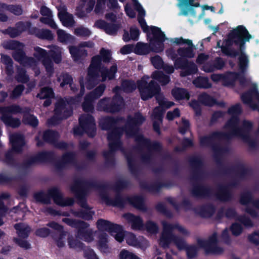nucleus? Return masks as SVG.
Wrapping results in <instances>:
<instances>
[{"label": "nucleus", "instance_id": "obj_1", "mask_svg": "<svg viewBox=\"0 0 259 259\" xmlns=\"http://www.w3.org/2000/svg\"><path fill=\"white\" fill-rule=\"evenodd\" d=\"M135 7L139 13L138 21L143 31L147 33L150 39V46L147 44L138 42L134 48V52L139 55H145L149 53L151 50L155 52L163 51L164 45L163 42L167 38L159 28L147 25L143 19L145 15V12L138 3L137 0H133Z\"/></svg>", "mask_w": 259, "mask_h": 259}, {"label": "nucleus", "instance_id": "obj_2", "mask_svg": "<svg viewBox=\"0 0 259 259\" xmlns=\"http://www.w3.org/2000/svg\"><path fill=\"white\" fill-rule=\"evenodd\" d=\"M251 38L248 31L243 26H239L234 29L229 35L228 44L234 46L239 49L240 54L238 58V66L240 73H244L249 64V60L245 54L242 52L245 48V43Z\"/></svg>", "mask_w": 259, "mask_h": 259}, {"label": "nucleus", "instance_id": "obj_3", "mask_svg": "<svg viewBox=\"0 0 259 259\" xmlns=\"http://www.w3.org/2000/svg\"><path fill=\"white\" fill-rule=\"evenodd\" d=\"M153 80L148 84V76L143 77L138 83V88L143 100L151 98L154 95L159 93L160 88L158 85H155L154 82L157 81L162 84H165L169 81V77L164 75L161 71H155L152 74Z\"/></svg>", "mask_w": 259, "mask_h": 259}, {"label": "nucleus", "instance_id": "obj_4", "mask_svg": "<svg viewBox=\"0 0 259 259\" xmlns=\"http://www.w3.org/2000/svg\"><path fill=\"white\" fill-rule=\"evenodd\" d=\"M111 59L110 51L102 49L100 51V56L94 57L89 69L88 76L85 81H80L81 95L84 93V89L85 87L88 89H92L97 81L98 80V76L95 74L97 66L100 63L101 60L104 62H108Z\"/></svg>", "mask_w": 259, "mask_h": 259}, {"label": "nucleus", "instance_id": "obj_5", "mask_svg": "<svg viewBox=\"0 0 259 259\" xmlns=\"http://www.w3.org/2000/svg\"><path fill=\"white\" fill-rule=\"evenodd\" d=\"M163 232L160 239V244L163 247L167 246L169 243L173 242L179 249L185 247V243L183 240L176 238L174 234L177 232L185 233V229L178 225H172L166 223H163Z\"/></svg>", "mask_w": 259, "mask_h": 259}, {"label": "nucleus", "instance_id": "obj_6", "mask_svg": "<svg viewBox=\"0 0 259 259\" xmlns=\"http://www.w3.org/2000/svg\"><path fill=\"white\" fill-rule=\"evenodd\" d=\"M156 98L159 106L154 109L152 114V118L154 129L156 132L159 133V125L161 123L162 115L164 110L173 106L174 103L167 101L161 94H158Z\"/></svg>", "mask_w": 259, "mask_h": 259}, {"label": "nucleus", "instance_id": "obj_7", "mask_svg": "<svg viewBox=\"0 0 259 259\" xmlns=\"http://www.w3.org/2000/svg\"><path fill=\"white\" fill-rule=\"evenodd\" d=\"M97 225L99 230L109 232L119 242L123 241L122 229L120 226L111 224L103 220H99Z\"/></svg>", "mask_w": 259, "mask_h": 259}, {"label": "nucleus", "instance_id": "obj_8", "mask_svg": "<svg viewBox=\"0 0 259 259\" xmlns=\"http://www.w3.org/2000/svg\"><path fill=\"white\" fill-rule=\"evenodd\" d=\"M171 43L177 45L186 44L187 48H180L178 50V55L182 58H192L194 56L193 50V44L191 40L184 39L182 37L175 38L170 39Z\"/></svg>", "mask_w": 259, "mask_h": 259}, {"label": "nucleus", "instance_id": "obj_9", "mask_svg": "<svg viewBox=\"0 0 259 259\" xmlns=\"http://www.w3.org/2000/svg\"><path fill=\"white\" fill-rule=\"evenodd\" d=\"M241 111L240 105L239 104L232 106L229 110L230 114H231L233 117L227 123L225 127L228 130L232 135L239 134L238 131V120L236 116L240 113Z\"/></svg>", "mask_w": 259, "mask_h": 259}, {"label": "nucleus", "instance_id": "obj_10", "mask_svg": "<svg viewBox=\"0 0 259 259\" xmlns=\"http://www.w3.org/2000/svg\"><path fill=\"white\" fill-rule=\"evenodd\" d=\"M20 110V108L17 106L8 107L2 111L3 113L2 119L8 125L13 127H17L20 124V120L12 118L10 114L18 112Z\"/></svg>", "mask_w": 259, "mask_h": 259}, {"label": "nucleus", "instance_id": "obj_11", "mask_svg": "<svg viewBox=\"0 0 259 259\" xmlns=\"http://www.w3.org/2000/svg\"><path fill=\"white\" fill-rule=\"evenodd\" d=\"M105 89L104 85H101L96 88L93 93L85 97L82 105V108L84 111L89 112L92 110V102L102 95Z\"/></svg>", "mask_w": 259, "mask_h": 259}, {"label": "nucleus", "instance_id": "obj_12", "mask_svg": "<svg viewBox=\"0 0 259 259\" xmlns=\"http://www.w3.org/2000/svg\"><path fill=\"white\" fill-rule=\"evenodd\" d=\"M167 54L168 56H170L173 60L176 59L175 62V66L177 68H183V70L181 72V75L183 76H185L194 73L197 71V68L195 64H190L189 66V69L187 70L186 68H183L180 62L181 60L176 59V55L172 54V50H169L167 51Z\"/></svg>", "mask_w": 259, "mask_h": 259}, {"label": "nucleus", "instance_id": "obj_13", "mask_svg": "<svg viewBox=\"0 0 259 259\" xmlns=\"http://www.w3.org/2000/svg\"><path fill=\"white\" fill-rule=\"evenodd\" d=\"M57 9L58 17L62 24L68 27L73 26L74 21L72 16L67 12L66 7L64 5L61 4L57 7Z\"/></svg>", "mask_w": 259, "mask_h": 259}, {"label": "nucleus", "instance_id": "obj_14", "mask_svg": "<svg viewBox=\"0 0 259 259\" xmlns=\"http://www.w3.org/2000/svg\"><path fill=\"white\" fill-rule=\"evenodd\" d=\"M9 11L15 15H21L23 13V10L19 5H6L0 3V21H5L7 19V17L1 12Z\"/></svg>", "mask_w": 259, "mask_h": 259}, {"label": "nucleus", "instance_id": "obj_15", "mask_svg": "<svg viewBox=\"0 0 259 259\" xmlns=\"http://www.w3.org/2000/svg\"><path fill=\"white\" fill-rule=\"evenodd\" d=\"M35 56L38 59H42V62L47 71L51 73L53 71V64L49 58L46 57V52L42 49L36 47L35 49Z\"/></svg>", "mask_w": 259, "mask_h": 259}, {"label": "nucleus", "instance_id": "obj_16", "mask_svg": "<svg viewBox=\"0 0 259 259\" xmlns=\"http://www.w3.org/2000/svg\"><path fill=\"white\" fill-rule=\"evenodd\" d=\"M14 59L24 65H29L35 70L36 61L32 58L26 57L23 52L20 50L15 51L13 54Z\"/></svg>", "mask_w": 259, "mask_h": 259}, {"label": "nucleus", "instance_id": "obj_17", "mask_svg": "<svg viewBox=\"0 0 259 259\" xmlns=\"http://www.w3.org/2000/svg\"><path fill=\"white\" fill-rule=\"evenodd\" d=\"M94 46V44L91 42H85L80 45L78 47H71L69 48L70 53L72 57L75 60L78 59V57L86 55L85 51L83 49L85 47L92 48Z\"/></svg>", "mask_w": 259, "mask_h": 259}, {"label": "nucleus", "instance_id": "obj_18", "mask_svg": "<svg viewBox=\"0 0 259 259\" xmlns=\"http://www.w3.org/2000/svg\"><path fill=\"white\" fill-rule=\"evenodd\" d=\"M40 13L44 16L40 19V21L49 25L53 28H57V25L53 20V15L50 10L46 7H42Z\"/></svg>", "mask_w": 259, "mask_h": 259}, {"label": "nucleus", "instance_id": "obj_19", "mask_svg": "<svg viewBox=\"0 0 259 259\" xmlns=\"http://www.w3.org/2000/svg\"><path fill=\"white\" fill-rule=\"evenodd\" d=\"M79 124L80 126L87 131L88 128L91 129L94 132L95 124L92 116L90 115L81 116L79 118Z\"/></svg>", "mask_w": 259, "mask_h": 259}, {"label": "nucleus", "instance_id": "obj_20", "mask_svg": "<svg viewBox=\"0 0 259 259\" xmlns=\"http://www.w3.org/2000/svg\"><path fill=\"white\" fill-rule=\"evenodd\" d=\"M56 115L60 118H66L72 114L71 110H67L66 105L63 102L57 104L55 109Z\"/></svg>", "mask_w": 259, "mask_h": 259}, {"label": "nucleus", "instance_id": "obj_21", "mask_svg": "<svg viewBox=\"0 0 259 259\" xmlns=\"http://www.w3.org/2000/svg\"><path fill=\"white\" fill-rule=\"evenodd\" d=\"M123 217L128 222L131 224L134 229H140L143 226L142 222L138 217L133 215L131 213H127L124 214Z\"/></svg>", "mask_w": 259, "mask_h": 259}, {"label": "nucleus", "instance_id": "obj_22", "mask_svg": "<svg viewBox=\"0 0 259 259\" xmlns=\"http://www.w3.org/2000/svg\"><path fill=\"white\" fill-rule=\"evenodd\" d=\"M10 141L12 144L13 149L17 152L20 151L19 148L24 144L23 137L19 134H13L10 136Z\"/></svg>", "mask_w": 259, "mask_h": 259}, {"label": "nucleus", "instance_id": "obj_23", "mask_svg": "<svg viewBox=\"0 0 259 259\" xmlns=\"http://www.w3.org/2000/svg\"><path fill=\"white\" fill-rule=\"evenodd\" d=\"M224 77H225V80L226 83H225V85L229 86L232 85L234 82L237 79H238L241 84L242 85L244 84V78H242L240 75H239L237 73L235 72H229L225 74H224Z\"/></svg>", "mask_w": 259, "mask_h": 259}, {"label": "nucleus", "instance_id": "obj_24", "mask_svg": "<svg viewBox=\"0 0 259 259\" xmlns=\"http://www.w3.org/2000/svg\"><path fill=\"white\" fill-rule=\"evenodd\" d=\"M50 195L53 198L56 203L61 206L69 205L71 202H66L63 199L61 194L57 189H52L49 191Z\"/></svg>", "mask_w": 259, "mask_h": 259}, {"label": "nucleus", "instance_id": "obj_25", "mask_svg": "<svg viewBox=\"0 0 259 259\" xmlns=\"http://www.w3.org/2000/svg\"><path fill=\"white\" fill-rule=\"evenodd\" d=\"M224 65V61L221 59H217L215 61V64L211 65L210 63H207L203 66V70L206 72H210L216 69H221Z\"/></svg>", "mask_w": 259, "mask_h": 259}, {"label": "nucleus", "instance_id": "obj_26", "mask_svg": "<svg viewBox=\"0 0 259 259\" xmlns=\"http://www.w3.org/2000/svg\"><path fill=\"white\" fill-rule=\"evenodd\" d=\"M140 34L139 30L136 27L130 28V36L127 31H124L123 35V39L124 41H128L131 39L137 40Z\"/></svg>", "mask_w": 259, "mask_h": 259}, {"label": "nucleus", "instance_id": "obj_27", "mask_svg": "<svg viewBox=\"0 0 259 259\" xmlns=\"http://www.w3.org/2000/svg\"><path fill=\"white\" fill-rule=\"evenodd\" d=\"M172 95L176 100L189 99V95L186 90L183 89L175 88L172 90Z\"/></svg>", "mask_w": 259, "mask_h": 259}, {"label": "nucleus", "instance_id": "obj_28", "mask_svg": "<svg viewBox=\"0 0 259 259\" xmlns=\"http://www.w3.org/2000/svg\"><path fill=\"white\" fill-rule=\"evenodd\" d=\"M117 71V66L116 65H113L110 69V70H108L105 69H102L101 70V75L102 77V81H104L107 79H113L115 74Z\"/></svg>", "mask_w": 259, "mask_h": 259}, {"label": "nucleus", "instance_id": "obj_29", "mask_svg": "<svg viewBox=\"0 0 259 259\" xmlns=\"http://www.w3.org/2000/svg\"><path fill=\"white\" fill-rule=\"evenodd\" d=\"M15 228L19 236L24 238L28 236V233L30 232V228L27 225L20 223L15 225Z\"/></svg>", "mask_w": 259, "mask_h": 259}, {"label": "nucleus", "instance_id": "obj_30", "mask_svg": "<svg viewBox=\"0 0 259 259\" xmlns=\"http://www.w3.org/2000/svg\"><path fill=\"white\" fill-rule=\"evenodd\" d=\"M119 135L116 132H114L108 135V139L109 142V146L112 150L114 149L113 147L114 145L116 147L119 146Z\"/></svg>", "mask_w": 259, "mask_h": 259}, {"label": "nucleus", "instance_id": "obj_31", "mask_svg": "<svg viewBox=\"0 0 259 259\" xmlns=\"http://www.w3.org/2000/svg\"><path fill=\"white\" fill-rule=\"evenodd\" d=\"M193 83L198 88H208L211 87L208 79L205 77H198L193 81Z\"/></svg>", "mask_w": 259, "mask_h": 259}, {"label": "nucleus", "instance_id": "obj_32", "mask_svg": "<svg viewBox=\"0 0 259 259\" xmlns=\"http://www.w3.org/2000/svg\"><path fill=\"white\" fill-rule=\"evenodd\" d=\"M57 35L58 40L62 42L67 43L71 41L73 39L71 35L66 33L64 30L61 29L57 31Z\"/></svg>", "mask_w": 259, "mask_h": 259}, {"label": "nucleus", "instance_id": "obj_33", "mask_svg": "<svg viewBox=\"0 0 259 259\" xmlns=\"http://www.w3.org/2000/svg\"><path fill=\"white\" fill-rule=\"evenodd\" d=\"M123 239L124 237L128 244L133 246H136L138 244L137 239L135 235L131 233H126L124 234L122 231Z\"/></svg>", "mask_w": 259, "mask_h": 259}, {"label": "nucleus", "instance_id": "obj_34", "mask_svg": "<svg viewBox=\"0 0 259 259\" xmlns=\"http://www.w3.org/2000/svg\"><path fill=\"white\" fill-rule=\"evenodd\" d=\"M107 242V235L105 234H102L99 237V247L100 250L104 252L108 251V247L106 244Z\"/></svg>", "mask_w": 259, "mask_h": 259}, {"label": "nucleus", "instance_id": "obj_35", "mask_svg": "<svg viewBox=\"0 0 259 259\" xmlns=\"http://www.w3.org/2000/svg\"><path fill=\"white\" fill-rule=\"evenodd\" d=\"M51 52L53 55V59L56 63H59L61 60V49L56 46H53L51 49Z\"/></svg>", "mask_w": 259, "mask_h": 259}, {"label": "nucleus", "instance_id": "obj_36", "mask_svg": "<svg viewBox=\"0 0 259 259\" xmlns=\"http://www.w3.org/2000/svg\"><path fill=\"white\" fill-rule=\"evenodd\" d=\"M37 97L40 99L51 98L53 97V93L52 89L45 88L41 90Z\"/></svg>", "mask_w": 259, "mask_h": 259}, {"label": "nucleus", "instance_id": "obj_37", "mask_svg": "<svg viewBox=\"0 0 259 259\" xmlns=\"http://www.w3.org/2000/svg\"><path fill=\"white\" fill-rule=\"evenodd\" d=\"M199 101L205 105L209 106L213 105L215 103L214 100L206 94H201L199 98Z\"/></svg>", "mask_w": 259, "mask_h": 259}, {"label": "nucleus", "instance_id": "obj_38", "mask_svg": "<svg viewBox=\"0 0 259 259\" xmlns=\"http://www.w3.org/2000/svg\"><path fill=\"white\" fill-rule=\"evenodd\" d=\"M136 89L134 82L125 80L122 83V90L125 92H131Z\"/></svg>", "mask_w": 259, "mask_h": 259}, {"label": "nucleus", "instance_id": "obj_39", "mask_svg": "<svg viewBox=\"0 0 259 259\" xmlns=\"http://www.w3.org/2000/svg\"><path fill=\"white\" fill-rule=\"evenodd\" d=\"M136 89L134 82L125 80L122 83V90L125 92H131Z\"/></svg>", "mask_w": 259, "mask_h": 259}, {"label": "nucleus", "instance_id": "obj_40", "mask_svg": "<svg viewBox=\"0 0 259 259\" xmlns=\"http://www.w3.org/2000/svg\"><path fill=\"white\" fill-rule=\"evenodd\" d=\"M24 122L26 124H30L33 126H36L38 124V120L36 118L30 114L25 115Z\"/></svg>", "mask_w": 259, "mask_h": 259}, {"label": "nucleus", "instance_id": "obj_41", "mask_svg": "<svg viewBox=\"0 0 259 259\" xmlns=\"http://www.w3.org/2000/svg\"><path fill=\"white\" fill-rule=\"evenodd\" d=\"M3 45L7 49H16L21 48L22 46V44L15 41H5L3 42Z\"/></svg>", "mask_w": 259, "mask_h": 259}, {"label": "nucleus", "instance_id": "obj_42", "mask_svg": "<svg viewBox=\"0 0 259 259\" xmlns=\"http://www.w3.org/2000/svg\"><path fill=\"white\" fill-rule=\"evenodd\" d=\"M62 80V82L61 83V86L64 87L65 84H69L71 86V88H72L71 82L72 81V79L68 74H63L62 76H60L58 78V81H61Z\"/></svg>", "mask_w": 259, "mask_h": 259}, {"label": "nucleus", "instance_id": "obj_43", "mask_svg": "<svg viewBox=\"0 0 259 259\" xmlns=\"http://www.w3.org/2000/svg\"><path fill=\"white\" fill-rule=\"evenodd\" d=\"M120 259H137V257L132 252L126 250H122L119 253Z\"/></svg>", "mask_w": 259, "mask_h": 259}, {"label": "nucleus", "instance_id": "obj_44", "mask_svg": "<svg viewBox=\"0 0 259 259\" xmlns=\"http://www.w3.org/2000/svg\"><path fill=\"white\" fill-rule=\"evenodd\" d=\"M30 26L29 23L27 22L26 23H20L17 25V28L19 29V32H17L14 34L11 33V35L12 37H15L18 35L21 32L26 30L27 28H29Z\"/></svg>", "mask_w": 259, "mask_h": 259}, {"label": "nucleus", "instance_id": "obj_45", "mask_svg": "<svg viewBox=\"0 0 259 259\" xmlns=\"http://www.w3.org/2000/svg\"><path fill=\"white\" fill-rule=\"evenodd\" d=\"M151 61L153 65L156 68H160L163 66V61L158 56H155L151 58Z\"/></svg>", "mask_w": 259, "mask_h": 259}, {"label": "nucleus", "instance_id": "obj_46", "mask_svg": "<svg viewBox=\"0 0 259 259\" xmlns=\"http://www.w3.org/2000/svg\"><path fill=\"white\" fill-rule=\"evenodd\" d=\"M145 120V118L140 114L135 115V117L130 120V123L132 124H139L142 123Z\"/></svg>", "mask_w": 259, "mask_h": 259}, {"label": "nucleus", "instance_id": "obj_47", "mask_svg": "<svg viewBox=\"0 0 259 259\" xmlns=\"http://www.w3.org/2000/svg\"><path fill=\"white\" fill-rule=\"evenodd\" d=\"M211 79L214 82H220L225 85V83H226L225 80V77L224 75L219 74H213L211 75Z\"/></svg>", "mask_w": 259, "mask_h": 259}, {"label": "nucleus", "instance_id": "obj_48", "mask_svg": "<svg viewBox=\"0 0 259 259\" xmlns=\"http://www.w3.org/2000/svg\"><path fill=\"white\" fill-rule=\"evenodd\" d=\"M119 27L116 25L108 24L105 31L108 34L114 35L116 33Z\"/></svg>", "mask_w": 259, "mask_h": 259}, {"label": "nucleus", "instance_id": "obj_49", "mask_svg": "<svg viewBox=\"0 0 259 259\" xmlns=\"http://www.w3.org/2000/svg\"><path fill=\"white\" fill-rule=\"evenodd\" d=\"M75 33L76 34L80 36H89L91 34L90 31L84 27H79L75 29Z\"/></svg>", "mask_w": 259, "mask_h": 259}, {"label": "nucleus", "instance_id": "obj_50", "mask_svg": "<svg viewBox=\"0 0 259 259\" xmlns=\"http://www.w3.org/2000/svg\"><path fill=\"white\" fill-rule=\"evenodd\" d=\"M85 3V9L87 13H90L93 9L95 0H81Z\"/></svg>", "mask_w": 259, "mask_h": 259}, {"label": "nucleus", "instance_id": "obj_51", "mask_svg": "<svg viewBox=\"0 0 259 259\" xmlns=\"http://www.w3.org/2000/svg\"><path fill=\"white\" fill-rule=\"evenodd\" d=\"M1 61L2 62L5 64L6 65H7V67L8 69V71H9V74L10 73V71H9L10 69L12 67V60L11 59L6 55H2L1 58Z\"/></svg>", "mask_w": 259, "mask_h": 259}, {"label": "nucleus", "instance_id": "obj_52", "mask_svg": "<svg viewBox=\"0 0 259 259\" xmlns=\"http://www.w3.org/2000/svg\"><path fill=\"white\" fill-rule=\"evenodd\" d=\"M108 103V100H101L99 103V108L101 109H103L104 110H107L110 112H114L119 110V108H116L115 109H109L107 107V103Z\"/></svg>", "mask_w": 259, "mask_h": 259}, {"label": "nucleus", "instance_id": "obj_53", "mask_svg": "<svg viewBox=\"0 0 259 259\" xmlns=\"http://www.w3.org/2000/svg\"><path fill=\"white\" fill-rule=\"evenodd\" d=\"M105 7V0H97V3L95 9V12L97 14H99L103 12Z\"/></svg>", "mask_w": 259, "mask_h": 259}, {"label": "nucleus", "instance_id": "obj_54", "mask_svg": "<svg viewBox=\"0 0 259 259\" xmlns=\"http://www.w3.org/2000/svg\"><path fill=\"white\" fill-rule=\"evenodd\" d=\"M231 229L232 234L236 236L239 235L242 231L241 226L237 223H235L233 224L231 228Z\"/></svg>", "mask_w": 259, "mask_h": 259}, {"label": "nucleus", "instance_id": "obj_55", "mask_svg": "<svg viewBox=\"0 0 259 259\" xmlns=\"http://www.w3.org/2000/svg\"><path fill=\"white\" fill-rule=\"evenodd\" d=\"M84 256L87 259H98L94 251L90 248L85 249Z\"/></svg>", "mask_w": 259, "mask_h": 259}, {"label": "nucleus", "instance_id": "obj_56", "mask_svg": "<svg viewBox=\"0 0 259 259\" xmlns=\"http://www.w3.org/2000/svg\"><path fill=\"white\" fill-rule=\"evenodd\" d=\"M179 116L180 111L178 109H176L172 112H168L166 117L169 120H171L175 118L179 117Z\"/></svg>", "mask_w": 259, "mask_h": 259}, {"label": "nucleus", "instance_id": "obj_57", "mask_svg": "<svg viewBox=\"0 0 259 259\" xmlns=\"http://www.w3.org/2000/svg\"><path fill=\"white\" fill-rule=\"evenodd\" d=\"M24 90V87L22 85H19L16 87V88L13 91L12 97L13 98H17L19 96L22 91Z\"/></svg>", "mask_w": 259, "mask_h": 259}, {"label": "nucleus", "instance_id": "obj_58", "mask_svg": "<svg viewBox=\"0 0 259 259\" xmlns=\"http://www.w3.org/2000/svg\"><path fill=\"white\" fill-rule=\"evenodd\" d=\"M17 80L21 82H26L28 80V77L23 69L19 70L18 74L17 77Z\"/></svg>", "mask_w": 259, "mask_h": 259}, {"label": "nucleus", "instance_id": "obj_59", "mask_svg": "<svg viewBox=\"0 0 259 259\" xmlns=\"http://www.w3.org/2000/svg\"><path fill=\"white\" fill-rule=\"evenodd\" d=\"M39 36L47 39H52L53 38V35L49 30H42Z\"/></svg>", "mask_w": 259, "mask_h": 259}, {"label": "nucleus", "instance_id": "obj_60", "mask_svg": "<svg viewBox=\"0 0 259 259\" xmlns=\"http://www.w3.org/2000/svg\"><path fill=\"white\" fill-rule=\"evenodd\" d=\"M108 25V24L103 20L97 21L94 24V26L96 27L103 29L104 31L105 30V29H106Z\"/></svg>", "mask_w": 259, "mask_h": 259}, {"label": "nucleus", "instance_id": "obj_61", "mask_svg": "<svg viewBox=\"0 0 259 259\" xmlns=\"http://www.w3.org/2000/svg\"><path fill=\"white\" fill-rule=\"evenodd\" d=\"M146 227L147 231L151 233H154L157 231L156 225L154 223L151 222L147 224Z\"/></svg>", "mask_w": 259, "mask_h": 259}, {"label": "nucleus", "instance_id": "obj_62", "mask_svg": "<svg viewBox=\"0 0 259 259\" xmlns=\"http://www.w3.org/2000/svg\"><path fill=\"white\" fill-rule=\"evenodd\" d=\"M49 234V230L47 228H41L38 229L36 231V234L40 237H45L47 236Z\"/></svg>", "mask_w": 259, "mask_h": 259}, {"label": "nucleus", "instance_id": "obj_63", "mask_svg": "<svg viewBox=\"0 0 259 259\" xmlns=\"http://www.w3.org/2000/svg\"><path fill=\"white\" fill-rule=\"evenodd\" d=\"M197 252V248L194 246H190L187 249L188 256L192 258L195 256Z\"/></svg>", "mask_w": 259, "mask_h": 259}, {"label": "nucleus", "instance_id": "obj_64", "mask_svg": "<svg viewBox=\"0 0 259 259\" xmlns=\"http://www.w3.org/2000/svg\"><path fill=\"white\" fill-rule=\"evenodd\" d=\"M249 239L250 241L255 243L259 244V232L255 233L249 236Z\"/></svg>", "mask_w": 259, "mask_h": 259}]
</instances>
